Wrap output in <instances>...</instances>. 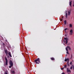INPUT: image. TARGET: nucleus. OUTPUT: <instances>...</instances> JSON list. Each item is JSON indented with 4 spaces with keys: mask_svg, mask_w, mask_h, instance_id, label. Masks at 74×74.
Returning <instances> with one entry per match:
<instances>
[{
    "mask_svg": "<svg viewBox=\"0 0 74 74\" xmlns=\"http://www.w3.org/2000/svg\"><path fill=\"white\" fill-rule=\"evenodd\" d=\"M34 62H35L37 64H39V63H40V58H38L37 59H36Z\"/></svg>",
    "mask_w": 74,
    "mask_h": 74,
    "instance_id": "1",
    "label": "nucleus"
},
{
    "mask_svg": "<svg viewBox=\"0 0 74 74\" xmlns=\"http://www.w3.org/2000/svg\"><path fill=\"white\" fill-rule=\"evenodd\" d=\"M10 66H11L12 67L13 66V62H12V61L11 60H10Z\"/></svg>",
    "mask_w": 74,
    "mask_h": 74,
    "instance_id": "2",
    "label": "nucleus"
},
{
    "mask_svg": "<svg viewBox=\"0 0 74 74\" xmlns=\"http://www.w3.org/2000/svg\"><path fill=\"white\" fill-rule=\"evenodd\" d=\"M64 40H65V44H67V42H68V40H69V39L68 38H64Z\"/></svg>",
    "mask_w": 74,
    "mask_h": 74,
    "instance_id": "3",
    "label": "nucleus"
},
{
    "mask_svg": "<svg viewBox=\"0 0 74 74\" xmlns=\"http://www.w3.org/2000/svg\"><path fill=\"white\" fill-rule=\"evenodd\" d=\"M5 59L6 60V65H8V60H7V58L6 57H5Z\"/></svg>",
    "mask_w": 74,
    "mask_h": 74,
    "instance_id": "4",
    "label": "nucleus"
},
{
    "mask_svg": "<svg viewBox=\"0 0 74 74\" xmlns=\"http://www.w3.org/2000/svg\"><path fill=\"white\" fill-rule=\"evenodd\" d=\"M5 52L6 56H8V51H7V50H5Z\"/></svg>",
    "mask_w": 74,
    "mask_h": 74,
    "instance_id": "5",
    "label": "nucleus"
},
{
    "mask_svg": "<svg viewBox=\"0 0 74 74\" xmlns=\"http://www.w3.org/2000/svg\"><path fill=\"white\" fill-rule=\"evenodd\" d=\"M65 13H66L65 17L66 18H67V11H66Z\"/></svg>",
    "mask_w": 74,
    "mask_h": 74,
    "instance_id": "6",
    "label": "nucleus"
},
{
    "mask_svg": "<svg viewBox=\"0 0 74 74\" xmlns=\"http://www.w3.org/2000/svg\"><path fill=\"white\" fill-rule=\"evenodd\" d=\"M66 48H69V51H70V50H71V48H70V47L68 46H67Z\"/></svg>",
    "mask_w": 74,
    "mask_h": 74,
    "instance_id": "7",
    "label": "nucleus"
},
{
    "mask_svg": "<svg viewBox=\"0 0 74 74\" xmlns=\"http://www.w3.org/2000/svg\"><path fill=\"white\" fill-rule=\"evenodd\" d=\"M66 30H69V29H68V28H66L64 30L65 32L66 33L67 32V31H66Z\"/></svg>",
    "mask_w": 74,
    "mask_h": 74,
    "instance_id": "8",
    "label": "nucleus"
},
{
    "mask_svg": "<svg viewBox=\"0 0 74 74\" xmlns=\"http://www.w3.org/2000/svg\"><path fill=\"white\" fill-rule=\"evenodd\" d=\"M71 2H72V1H70V2H69V5H70V6H71V7H72V6H71Z\"/></svg>",
    "mask_w": 74,
    "mask_h": 74,
    "instance_id": "9",
    "label": "nucleus"
},
{
    "mask_svg": "<svg viewBox=\"0 0 74 74\" xmlns=\"http://www.w3.org/2000/svg\"><path fill=\"white\" fill-rule=\"evenodd\" d=\"M68 15H69V16H70V14H71V12H69V11H68Z\"/></svg>",
    "mask_w": 74,
    "mask_h": 74,
    "instance_id": "10",
    "label": "nucleus"
},
{
    "mask_svg": "<svg viewBox=\"0 0 74 74\" xmlns=\"http://www.w3.org/2000/svg\"><path fill=\"white\" fill-rule=\"evenodd\" d=\"M70 33H73V29H71L70 31Z\"/></svg>",
    "mask_w": 74,
    "mask_h": 74,
    "instance_id": "11",
    "label": "nucleus"
},
{
    "mask_svg": "<svg viewBox=\"0 0 74 74\" xmlns=\"http://www.w3.org/2000/svg\"><path fill=\"white\" fill-rule=\"evenodd\" d=\"M51 59L52 60H55V59H54V58H51Z\"/></svg>",
    "mask_w": 74,
    "mask_h": 74,
    "instance_id": "12",
    "label": "nucleus"
},
{
    "mask_svg": "<svg viewBox=\"0 0 74 74\" xmlns=\"http://www.w3.org/2000/svg\"><path fill=\"white\" fill-rule=\"evenodd\" d=\"M64 23L65 25H66V20H65L64 21Z\"/></svg>",
    "mask_w": 74,
    "mask_h": 74,
    "instance_id": "13",
    "label": "nucleus"
},
{
    "mask_svg": "<svg viewBox=\"0 0 74 74\" xmlns=\"http://www.w3.org/2000/svg\"><path fill=\"white\" fill-rule=\"evenodd\" d=\"M12 73L13 74H15V72L14 71H12Z\"/></svg>",
    "mask_w": 74,
    "mask_h": 74,
    "instance_id": "14",
    "label": "nucleus"
},
{
    "mask_svg": "<svg viewBox=\"0 0 74 74\" xmlns=\"http://www.w3.org/2000/svg\"><path fill=\"white\" fill-rule=\"evenodd\" d=\"M69 25H70V27H72V24H70Z\"/></svg>",
    "mask_w": 74,
    "mask_h": 74,
    "instance_id": "15",
    "label": "nucleus"
},
{
    "mask_svg": "<svg viewBox=\"0 0 74 74\" xmlns=\"http://www.w3.org/2000/svg\"><path fill=\"white\" fill-rule=\"evenodd\" d=\"M70 64L71 65H72V62H70Z\"/></svg>",
    "mask_w": 74,
    "mask_h": 74,
    "instance_id": "16",
    "label": "nucleus"
},
{
    "mask_svg": "<svg viewBox=\"0 0 74 74\" xmlns=\"http://www.w3.org/2000/svg\"><path fill=\"white\" fill-rule=\"evenodd\" d=\"M8 55H11V52H8Z\"/></svg>",
    "mask_w": 74,
    "mask_h": 74,
    "instance_id": "17",
    "label": "nucleus"
},
{
    "mask_svg": "<svg viewBox=\"0 0 74 74\" xmlns=\"http://www.w3.org/2000/svg\"><path fill=\"white\" fill-rule=\"evenodd\" d=\"M67 72H68V73H69V72H71V71H70V70H68V71H67Z\"/></svg>",
    "mask_w": 74,
    "mask_h": 74,
    "instance_id": "18",
    "label": "nucleus"
},
{
    "mask_svg": "<svg viewBox=\"0 0 74 74\" xmlns=\"http://www.w3.org/2000/svg\"><path fill=\"white\" fill-rule=\"evenodd\" d=\"M66 51H69V50H68V49H67V47H66Z\"/></svg>",
    "mask_w": 74,
    "mask_h": 74,
    "instance_id": "19",
    "label": "nucleus"
},
{
    "mask_svg": "<svg viewBox=\"0 0 74 74\" xmlns=\"http://www.w3.org/2000/svg\"><path fill=\"white\" fill-rule=\"evenodd\" d=\"M66 53H67V54H69V53L68 51H66Z\"/></svg>",
    "mask_w": 74,
    "mask_h": 74,
    "instance_id": "20",
    "label": "nucleus"
},
{
    "mask_svg": "<svg viewBox=\"0 0 74 74\" xmlns=\"http://www.w3.org/2000/svg\"><path fill=\"white\" fill-rule=\"evenodd\" d=\"M65 62H67V61L66 59H65L64 60Z\"/></svg>",
    "mask_w": 74,
    "mask_h": 74,
    "instance_id": "21",
    "label": "nucleus"
},
{
    "mask_svg": "<svg viewBox=\"0 0 74 74\" xmlns=\"http://www.w3.org/2000/svg\"><path fill=\"white\" fill-rule=\"evenodd\" d=\"M69 61H68L67 62V64H69Z\"/></svg>",
    "mask_w": 74,
    "mask_h": 74,
    "instance_id": "22",
    "label": "nucleus"
},
{
    "mask_svg": "<svg viewBox=\"0 0 74 74\" xmlns=\"http://www.w3.org/2000/svg\"><path fill=\"white\" fill-rule=\"evenodd\" d=\"M64 67H65V68H66L67 67V66L66 65H64Z\"/></svg>",
    "mask_w": 74,
    "mask_h": 74,
    "instance_id": "23",
    "label": "nucleus"
},
{
    "mask_svg": "<svg viewBox=\"0 0 74 74\" xmlns=\"http://www.w3.org/2000/svg\"><path fill=\"white\" fill-rule=\"evenodd\" d=\"M67 60L69 61V58H67L66 59Z\"/></svg>",
    "mask_w": 74,
    "mask_h": 74,
    "instance_id": "24",
    "label": "nucleus"
},
{
    "mask_svg": "<svg viewBox=\"0 0 74 74\" xmlns=\"http://www.w3.org/2000/svg\"><path fill=\"white\" fill-rule=\"evenodd\" d=\"M68 65L69 67H70V66L69 65V64H67Z\"/></svg>",
    "mask_w": 74,
    "mask_h": 74,
    "instance_id": "25",
    "label": "nucleus"
},
{
    "mask_svg": "<svg viewBox=\"0 0 74 74\" xmlns=\"http://www.w3.org/2000/svg\"><path fill=\"white\" fill-rule=\"evenodd\" d=\"M9 56H10V57H12V56H11V54H10V55H9Z\"/></svg>",
    "mask_w": 74,
    "mask_h": 74,
    "instance_id": "26",
    "label": "nucleus"
},
{
    "mask_svg": "<svg viewBox=\"0 0 74 74\" xmlns=\"http://www.w3.org/2000/svg\"><path fill=\"white\" fill-rule=\"evenodd\" d=\"M11 67H12V66H9V68H11Z\"/></svg>",
    "mask_w": 74,
    "mask_h": 74,
    "instance_id": "27",
    "label": "nucleus"
},
{
    "mask_svg": "<svg viewBox=\"0 0 74 74\" xmlns=\"http://www.w3.org/2000/svg\"><path fill=\"white\" fill-rule=\"evenodd\" d=\"M3 47H5V45H3Z\"/></svg>",
    "mask_w": 74,
    "mask_h": 74,
    "instance_id": "28",
    "label": "nucleus"
},
{
    "mask_svg": "<svg viewBox=\"0 0 74 74\" xmlns=\"http://www.w3.org/2000/svg\"><path fill=\"white\" fill-rule=\"evenodd\" d=\"M72 68H73V67L72 66H71L70 67V69H72Z\"/></svg>",
    "mask_w": 74,
    "mask_h": 74,
    "instance_id": "29",
    "label": "nucleus"
},
{
    "mask_svg": "<svg viewBox=\"0 0 74 74\" xmlns=\"http://www.w3.org/2000/svg\"><path fill=\"white\" fill-rule=\"evenodd\" d=\"M67 71H68V70H69V68H67Z\"/></svg>",
    "mask_w": 74,
    "mask_h": 74,
    "instance_id": "30",
    "label": "nucleus"
},
{
    "mask_svg": "<svg viewBox=\"0 0 74 74\" xmlns=\"http://www.w3.org/2000/svg\"><path fill=\"white\" fill-rule=\"evenodd\" d=\"M5 45V44H4V43H3V45Z\"/></svg>",
    "mask_w": 74,
    "mask_h": 74,
    "instance_id": "31",
    "label": "nucleus"
},
{
    "mask_svg": "<svg viewBox=\"0 0 74 74\" xmlns=\"http://www.w3.org/2000/svg\"><path fill=\"white\" fill-rule=\"evenodd\" d=\"M61 70H63V68H61Z\"/></svg>",
    "mask_w": 74,
    "mask_h": 74,
    "instance_id": "32",
    "label": "nucleus"
},
{
    "mask_svg": "<svg viewBox=\"0 0 74 74\" xmlns=\"http://www.w3.org/2000/svg\"><path fill=\"white\" fill-rule=\"evenodd\" d=\"M64 42H65V40H63Z\"/></svg>",
    "mask_w": 74,
    "mask_h": 74,
    "instance_id": "33",
    "label": "nucleus"
},
{
    "mask_svg": "<svg viewBox=\"0 0 74 74\" xmlns=\"http://www.w3.org/2000/svg\"><path fill=\"white\" fill-rule=\"evenodd\" d=\"M5 74H8V73H5Z\"/></svg>",
    "mask_w": 74,
    "mask_h": 74,
    "instance_id": "34",
    "label": "nucleus"
},
{
    "mask_svg": "<svg viewBox=\"0 0 74 74\" xmlns=\"http://www.w3.org/2000/svg\"><path fill=\"white\" fill-rule=\"evenodd\" d=\"M73 70H74V66H73Z\"/></svg>",
    "mask_w": 74,
    "mask_h": 74,
    "instance_id": "35",
    "label": "nucleus"
},
{
    "mask_svg": "<svg viewBox=\"0 0 74 74\" xmlns=\"http://www.w3.org/2000/svg\"><path fill=\"white\" fill-rule=\"evenodd\" d=\"M1 37V38H2V39H3V37Z\"/></svg>",
    "mask_w": 74,
    "mask_h": 74,
    "instance_id": "36",
    "label": "nucleus"
},
{
    "mask_svg": "<svg viewBox=\"0 0 74 74\" xmlns=\"http://www.w3.org/2000/svg\"><path fill=\"white\" fill-rule=\"evenodd\" d=\"M74 2H73V6L74 7Z\"/></svg>",
    "mask_w": 74,
    "mask_h": 74,
    "instance_id": "37",
    "label": "nucleus"
},
{
    "mask_svg": "<svg viewBox=\"0 0 74 74\" xmlns=\"http://www.w3.org/2000/svg\"><path fill=\"white\" fill-rule=\"evenodd\" d=\"M73 57V56L72 55H71V57Z\"/></svg>",
    "mask_w": 74,
    "mask_h": 74,
    "instance_id": "38",
    "label": "nucleus"
},
{
    "mask_svg": "<svg viewBox=\"0 0 74 74\" xmlns=\"http://www.w3.org/2000/svg\"><path fill=\"white\" fill-rule=\"evenodd\" d=\"M71 35H72V34H72V33H71Z\"/></svg>",
    "mask_w": 74,
    "mask_h": 74,
    "instance_id": "39",
    "label": "nucleus"
},
{
    "mask_svg": "<svg viewBox=\"0 0 74 74\" xmlns=\"http://www.w3.org/2000/svg\"><path fill=\"white\" fill-rule=\"evenodd\" d=\"M62 19H61V21H62Z\"/></svg>",
    "mask_w": 74,
    "mask_h": 74,
    "instance_id": "40",
    "label": "nucleus"
},
{
    "mask_svg": "<svg viewBox=\"0 0 74 74\" xmlns=\"http://www.w3.org/2000/svg\"><path fill=\"white\" fill-rule=\"evenodd\" d=\"M66 56H67V55H66Z\"/></svg>",
    "mask_w": 74,
    "mask_h": 74,
    "instance_id": "41",
    "label": "nucleus"
},
{
    "mask_svg": "<svg viewBox=\"0 0 74 74\" xmlns=\"http://www.w3.org/2000/svg\"><path fill=\"white\" fill-rule=\"evenodd\" d=\"M66 36H67V35H66Z\"/></svg>",
    "mask_w": 74,
    "mask_h": 74,
    "instance_id": "42",
    "label": "nucleus"
},
{
    "mask_svg": "<svg viewBox=\"0 0 74 74\" xmlns=\"http://www.w3.org/2000/svg\"><path fill=\"white\" fill-rule=\"evenodd\" d=\"M71 57L72 58H73V57Z\"/></svg>",
    "mask_w": 74,
    "mask_h": 74,
    "instance_id": "43",
    "label": "nucleus"
},
{
    "mask_svg": "<svg viewBox=\"0 0 74 74\" xmlns=\"http://www.w3.org/2000/svg\"><path fill=\"white\" fill-rule=\"evenodd\" d=\"M71 59H72V58H71Z\"/></svg>",
    "mask_w": 74,
    "mask_h": 74,
    "instance_id": "44",
    "label": "nucleus"
},
{
    "mask_svg": "<svg viewBox=\"0 0 74 74\" xmlns=\"http://www.w3.org/2000/svg\"><path fill=\"white\" fill-rule=\"evenodd\" d=\"M73 74H74V73H73Z\"/></svg>",
    "mask_w": 74,
    "mask_h": 74,
    "instance_id": "45",
    "label": "nucleus"
}]
</instances>
